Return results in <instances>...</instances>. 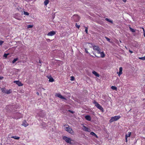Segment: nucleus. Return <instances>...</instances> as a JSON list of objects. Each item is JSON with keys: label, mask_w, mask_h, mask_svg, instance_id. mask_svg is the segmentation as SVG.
<instances>
[{"label": "nucleus", "mask_w": 145, "mask_h": 145, "mask_svg": "<svg viewBox=\"0 0 145 145\" xmlns=\"http://www.w3.org/2000/svg\"><path fill=\"white\" fill-rule=\"evenodd\" d=\"M55 33H56L55 31H52L48 33L47 35L48 36H52L54 35Z\"/></svg>", "instance_id": "9"}, {"label": "nucleus", "mask_w": 145, "mask_h": 145, "mask_svg": "<svg viewBox=\"0 0 145 145\" xmlns=\"http://www.w3.org/2000/svg\"><path fill=\"white\" fill-rule=\"evenodd\" d=\"M120 116H116L114 117H111L109 121L110 122H112L114 121H117L120 119Z\"/></svg>", "instance_id": "2"}, {"label": "nucleus", "mask_w": 145, "mask_h": 145, "mask_svg": "<svg viewBox=\"0 0 145 145\" xmlns=\"http://www.w3.org/2000/svg\"><path fill=\"white\" fill-rule=\"evenodd\" d=\"M55 96L56 97H57L61 99L66 100V98L64 97H63V96H62L61 94H60L59 93H56L55 95Z\"/></svg>", "instance_id": "7"}, {"label": "nucleus", "mask_w": 145, "mask_h": 145, "mask_svg": "<svg viewBox=\"0 0 145 145\" xmlns=\"http://www.w3.org/2000/svg\"><path fill=\"white\" fill-rule=\"evenodd\" d=\"M71 80L72 81H73L74 80V78L73 76H71Z\"/></svg>", "instance_id": "34"}, {"label": "nucleus", "mask_w": 145, "mask_h": 145, "mask_svg": "<svg viewBox=\"0 0 145 145\" xmlns=\"http://www.w3.org/2000/svg\"><path fill=\"white\" fill-rule=\"evenodd\" d=\"M139 59L143 60H145V56L143 57H139Z\"/></svg>", "instance_id": "27"}, {"label": "nucleus", "mask_w": 145, "mask_h": 145, "mask_svg": "<svg viewBox=\"0 0 145 145\" xmlns=\"http://www.w3.org/2000/svg\"><path fill=\"white\" fill-rule=\"evenodd\" d=\"M18 60V58H15L12 61V63H14L16 61Z\"/></svg>", "instance_id": "24"}, {"label": "nucleus", "mask_w": 145, "mask_h": 145, "mask_svg": "<svg viewBox=\"0 0 145 145\" xmlns=\"http://www.w3.org/2000/svg\"><path fill=\"white\" fill-rule=\"evenodd\" d=\"M72 18L74 19V21L75 22H77L80 19V17L76 14L74 15L73 16Z\"/></svg>", "instance_id": "5"}, {"label": "nucleus", "mask_w": 145, "mask_h": 145, "mask_svg": "<svg viewBox=\"0 0 145 145\" xmlns=\"http://www.w3.org/2000/svg\"><path fill=\"white\" fill-rule=\"evenodd\" d=\"M3 78V77L0 76V80H2Z\"/></svg>", "instance_id": "39"}, {"label": "nucleus", "mask_w": 145, "mask_h": 145, "mask_svg": "<svg viewBox=\"0 0 145 145\" xmlns=\"http://www.w3.org/2000/svg\"><path fill=\"white\" fill-rule=\"evenodd\" d=\"M142 28V30H143V33H144V32H145V31L144 30V28L143 27Z\"/></svg>", "instance_id": "43"}, {"label": "nucleus", "mask_w": 145, "mask_h": 145, "mask_svg": "<svg viewBox=\"0 0 145 145\" xmlns=\"http://www.w3.org/2000/svg\"><path fill=\"white\" fill-rule=\"evenodd\" d=\"M105 37V38L109 42H111L110 41V39L108 38V37Z\"/></svg>", "instance_id": "28"}, {"label": "nucleus", "mask_w": 145, "mask_h": 145, "mask_svg": "<svg viewBox=\"0 0 145 145\" xmlns=\"http://www.w3.org/2000/svg\"><path fill=\"white\" fill-rule=\"evenodd\" d=\"M48 78L49 79V81L50 82H52L54 81V79L51 76H47Z\"/></svg>", "instance_id": "11"}, {"label": "nucleus", "mask_w": 145, "mask_h": 145, "mask_svg": "<svg viewBox=\"0 0 145 145\" xmlns=\"http://www.w3.org/2000/svg\"><path fill=\"white\" fill-rule=\"evenodd\" d=\"M129 29L131 31H132V32H135V31L134 29L132 28L131 27H129Z\"/></svg>", "instance_id": "26"}, {"label": "nucleus", "mask_w": 145, "mask_h": 145, "mask_svg": "<svg viewBox=\"0 0 145 145\" xmlns=\"http://www.w3.org/2000/svg\"><path fill=\"white\" fill-rule=\"evenodd\" d=\"M127 136H126V137H125V142H127Z\"/></svg>", "instance_id": "38"}, {"label": "nucleus", "mask_w": 145, "mask_h": 145, "mask_svg": "<svg viewBox=\"0 0 145 145\" xmlns=\"http://www.w3.org/2000/svg\"><path fill=\"white\" fill-rule=\"evenodd\" d=\"M14 82L20 86H23V85L21 82L19 81H15Z\"/></svg>", "instance_id": "8"}, {"label": "nucleus", "mask_w": 145, "mask_h": 145, "mask_svg": "<svg viewBox=\"0 0 145 145\" xmlns=\"http://www.w3.org/2000/svg\"><path fill=\"white\" fill-rule=\"evenodd\" d=\"M14 17L15 18H16V19H17V20H20V18H16V17L15 16H14Z\"/></svg>", "instance_id": "37"}, {"label": "nucleus", "mask_w": 145, "mask_h": 145, "mask_svg": "<svg viewBox=\"0 0 145 145\" xmlns=\"http://www.w3.org/2000/svg\"><path fill=\"white\" fill-rule=\"evenodd\" d=\"M93 50L96 51L98 54L100 53V49L99 47L97 46H93Z\"/></svg>", "instance_id": "6"}, {"label": "nucleus", "mask_w": 145, "mask_h": 145, "mask_svg": "<svg viewBox=\"0 0 145 145\" xmlns=\"http://www.w3.org/2000/svg\"><path fill=\"white\" fill-rule=\"evenodd\" d=\"M117 73L118 74V75L119 76L122 74V68L120 67L119 68V72H117Z\"/></svg>", "instance_id": "10"}, {"label": "nucleus", "mask_w": 145, "mask_h": 145, "mask_svg": "<svg viewBox=\"0 0 145 145\" xmlns=\"http://www.w3.org/2000/svg\"><path fill=\"white\" fill-rule=\"evenodd\" d=\"M39 63H41V62L40 61V60H39Z\"/></svg>", "instance_id": "47"}, {"label": "nucleus", "mask_w": 145, "mask_h": 145, "mask_svg": "<svg viewBox=\"0 0 145 145\" xmlns=\"http://www.w3.org/2000/svg\"><path fill=\"white\" fill-rule=\"evenodd\" d=\"M125 48H126V49H127V48L126 46H125Z\"/></svg>", "instance_id": "50"}, {"label": "nucleus", "mask_w": 145, "mask_h": 145, "mask_svg": "<svg viewBox=\"0 0 145 145\" xmlns=\"http://www.w3.org/2000/svg\"><path fill=\"white\" fill-rule=\"evenodd\" d=\"M4 41H3L0 40V45H1L3 43Z\"/></svg>", "instance_id": "35"}, {"label": "nucleus", "mask_w": 145, "mask_h": 145, "mask_svg": "<svg viewBox=\"0 0 145 145\" xmlns=\"http://www.w3.org/2000/svg\"><path fill=\"white\" fill-rule=\"evenodd\" d=\"M99 54H101V57L103 58L105 57V54L103 52H100V53Z\"/></svg>", "instance_id": "17"}, {"label": "nucleus", "mask_w": 145, "mask_h": 145, "mask_svg": "<svg viewBox=\"0 0 145 145\" xmlns=\"http://www.w3.org/2000/svg\"><path fill=\"white\" fill-rule=\"evenodd\" d=\"M92 73L93 74L97 77H99V74L97 73L95 71H92Z\"/></svg>", "instance_id": "16"}, {"label": "nucleus", "mask_w": 145, "mask_h": 145, "mask_svg": "<svg viewBox=\"0 0 145 145\" xmlns=\"http://www.w3.org/2000/svg\"><path fill=\"white\" fill-rule=\"evenodd\" d=\"M49 2V0H45V1L44 2V5L45 6H46L48 5V4Z\"/></svg>", "instance_id": "19"}, {"label": "nucleus", "mask_w": 145, "mask_h": 145, "mask_svg": "<svg viewBox=\"0 0 145 145\" xmlns=\"http://www.w3.org/2000/svg\"><path fill=\"white\" fill-rule=\"evenodd\" d=\"M8 54H4L3 55V57H5L7 58V57Z\"/></svg>", "instance_id": "33"}, {"label": "nucleus", "mask_w": 145, "mask_h": 145, "mask_svg": "<svg viewBox=\"0 0 145 145\" xmlns=\"http://www.w3.org/2000/svg\"><path fill=\"white\" fill-rule=\"evenodd\" d=\"M11 106V105H8V106H9V107H10Z\"/></svg>", "instance_id": "48"}, {"label": "nucleus", "mask_w": 145, "mask_h": 145, "mask_svg": "<svg viewBox=\"0 0 145 145\" xmlns=\"http://www.w3.org/2000/svg\"><path fill=\"white\" fill-rule=\"evenodd\" d=\"M24 14L25 15L27 16L29 14L28 12L25 11H24Z\"/></svg>", "instance_id": "30"}, {"label": "nucleus", "mask_w": 145, "mask_h": 145, "mask_svg": "<svg viewBox=\"0 0 145 145\" xmlns=\"http://www.w3.org/2000/svg\"><path fill=\"white\" fill-rule=\"evenodd\" d=\"M111 0H108V1L109 2Z\"/></svg>", "instance_id": "49"}, {"label": "nucleus", "mask_w": 145, "mask_h": 145, "mask_svg": "<svg viewBox=\"0 0 145 145\" xmlns=\"http://www.w3.org/2000/svg\"><path fill=\"white\" fill-rule=\"evenodd\" d=\"M144 36L145 37V32H144Z\"/></svg>", "instance_id": "46"}, {"label": "nucleus", "mask_w": 145, "mask_h": 145, "mask_svg": "<svg viewBox=\"0 0 145 145\" xmlns=\"http://www.w3.org/2000/svg\"><path fill=\"white\" fill-rule=\"evenodd\" d=\"M129 52L130 53H133V52L132 51H131L130 50H129Z\"/></svg>", "instance_id": "40"}, {"label": "nucleus", "mask_w": 145, "mask_h": 145, "mask_svg": "<svg viewBox=\"0 0 145 145\" xmlns=\"http://www.w3.org/2000/svg\"><path fill=\"white\" fill-rule=\"evenodd\" d=\"M105 20H106L107 21H108L111 23H113V21H112L110 20L109 19H108V18H106Z\"/></svg>", "instance_id": "23"}, {"label": "nucleus", "mask_w": 145, "mask_h": 145, "mask_svg": "<svg viewBox=\"0 0 145 145\" xmlns=\"http://www.w3.org/2000/svg\"><path fill=\"white\" fill-rule=\"evenodd\" d=\"M11 138H14L15 139L19 140L20 138V137H18L16 136H13L11 137Z\"/></svg>", "instance_id": "20"}, {"label": "nucleus", "mask_w": 145, "mask_h": 145, "mask_svg": "<svg viewBox=\"0 0 145 145\" xmlns=\"http://www.w3.org/2000/svg\"><path fill=\"white\" fill-rule=\"evenodd\" d=\"M120 42H121V40H120Z\"/></svg>", "instance_id": "51"}, {"label": "nucleus", "mask_w": 145, "mask_h": 145, "mask_svg": "<svg viewBox=\"0 0 145 145\" xmlns=\"http://www.w3.org/2000/svg\"><path fill=\"white\" fill-rule=\"evenodd\" d=\"M65 131L73 135L74 134V132L72 129L68 125H66V126L65 128Z\"/></svg>", "instance_id": "1"}, {"label": "nucleus", "mask_w": 145, "mask_h": 145, "mask_svg": "<svg viewBox=\"0 0 145 145\" xmlns=\"http://www.w3.org/2000/svg\"><path fill=\"white\" fill-rule=\"evenodd\" d=\"M28 123L27 122L26 120H24L22 124V125L25 127H26L28 125Z\"/></svg>", "instance_id": "12"}, {"label": "nucleus", "mask_w": 145, "mask_h": 145, "mask_svg": "<svg viewBox=\"0 0 145 145\" xmlns=\"http://www.w3.org/2000/svg\"><path fill=\"white\" fill-rule=\"evenodd\" d=\"M63 139L67 143L70 144H71V140L70 138L67 137L65 136H64L63 137Z\"/></svg>", "instance_id": "4"}, {"label": "nucleus", "mask_w": 145, "mask_h": 145, "mask_svg": "<svg viewBox=\"0 0 145 145\" xmlns=\"http://www.w3.org/2000/svg\"><path fill=\"white\" fill-rule=\"evenodd\" d=\"M85 119L87 120L90 121L91 120V118L90 116L86 115L85 116Z\"/></svg>", "instance_id": "15"}, {"label": "nucleus", "mask_w": 145, "mask_h": 145, "mask_svg": "<svg viewBox=\"0 0 145 145\" xmlns=\"http://www.w3.org/2000/svg\"><path fill=\"white\" fill-rule=\"evenodd\" d=\"M85 52L87 53H89L88 52V51L86 50V49H85Z\"/></svg>", "instance_id": "41"}, {"label": "nucleus", "mask_w": 145, "mask_h": 145, "mask_svg": "<svg viewBox=\"0 0 145 145\" xmlns=\"http://www.w3.org/2000/svg\"><path fill=\"white\" fill-rule=\"evenodd\" d=\"M33 27V25H29L27 26V28H32Z\"/></svg>", "instance_id": "29"}, {"label": "nucleus", "mask_w": 145, "mask_h": 145, "mask_svg": "<svg viewBox=\"0 0 145 145\" xmlns=\"http://www.w3.org/2000/svg\"><path fill=\"white\" fill-rule=\"evenodd\" d=\"M84 27L85 28V32L87 34L88 33V27H86L84 26Z\"/></svg>", "instance_id": "25"}, {"label": "nucleus", "mask_w": 145, "mask_h": 145, "mask_svg": "<svg viewBox=\"0 0 145 145\" xmlns=\"http://www.w3.org/2000/svg\"><path fill=\"white\" fill-rule=\"evenodd\" d=\"M1 90L3 93L7 94H9L12 92V91L10 89L8 90H6L5 88H1Z\"/></svg>", "instance_id": "3"}, {"label": "nucleus", "mask_w": 145, "mask_h": 145, "mask_svg": "<svg viewBox=\"0 0 145 145\" xmlns=\"http://www.w3.org/2000/svg\"><path fill=\"white\" fill-rule=\"evenodd\" d=\"M96 106L99 109L101 110H103V108L99 103L96 105Z\"/></svg>", "instance_id": "13"}, {"label": "nucleus", "mask_w": 145, "mask_h": 145, "mask_svg": "<svg viewBox=\"0 0 145 145\" xmlns=\"http://www.w3.org/2000/svg\"><path fill=\"white\" fill-rule=\"evenodd\" d=\"M82 129L85 131H89V129L87 127H86L84 125H83Z\"/></svg>", "instance_id": "14"}, {"label": "nucleus", "mask_w": 145, "mask_h": 145, "mask_svg": "<svg viewBox=\"0 0 145 145\" xmlns=\"http://www.w3.org/2000/svg\"><path fill=\"white\" fill-rule=\"evenodd\" d=\"M124 2H125L126 1V0H122Z\"/></svg>", "instance_id": "45"}, {"label": "nucleus", "mask_w": 145, "mask_h": 145, "mask_svg": "<svg viewBox=\"0 0 145 145\" xmlns=\"http://www.w3.org/2000/svg\"><path fill=\"white\" fill-rule=\"evenodd\" d=\"M111 88L113 90H115L116 91L117 90V88L115 86H111Z\"/></svg>", "instance_id": "22"}, {"label": "nucleus", "mask_w": 145, "mask_h": 145, "mask_svg": "<svg viewBox=\"0 0 145 145\" xmlns=\"http://www.w3.org/2000/svg\"><path fill=\"white\" fill-rule=\"evenodd\" d=\"M75 26L76 27H77L78 29H79L80 27V25H78L77 24V23H76Z\"/></svg>", "instance_id": "32"}, {"label": "nucleus", "mask_w": 145, "mask_h": 145, "mask_svg": "<svg viewBox=\"0 0 145 145\" xmlns=\"http://www.w3.org/2000/svg\"><path fill=\"white\" fill-rule=\"evenodd\" d=\"M142 28V30H143V33H144V32H145V31L144 30V28L143 27Z\"/></svg>", "instance_id": "42"}, {"label": "nucleus", "mask_w": 145, "mask_h": 145, "mask_svg": "<svg viewBox=\"0 0 145 145\" xmlns=\"http://www.w3.org/2000/svg\"><path fill=\"white\" fill-rule=\"evenodd\" d=\"M93 103L95 104V106H96V105H97V104H98V103H97L95 100H94L93 101Z\"/></svg>", "instance_id": "31"}, {"label": "nucleus", "mask_w": 145, "mask_h": 145, "mask_svg": "<svg viewBox=\"0 0 145 145\" xmlns=\"http://www.w3.org/2000/svg\"><path fill=\"white\" fill-rule=\"evenodd\" d=\"M68 111L70 112V113H72V114H73L74 113V112L73 111H71V110H68Z\"/></svg>", "instance_id": "36"}, {"label": "nucleus", "mask_w": 145, "mask_h": 145, "mask_svg": "<svg viewBox=\"0 0 145 145\" xmlns=\"http://www.w3.org/2000/svg\"><path fill=\"white\" fill-rule=\"evenodd\" d=\"M36 93L38 95H39V92H37Z\"/></svg>", "instance_id": "44"}, {"label": "nucleus", "mask_w": 145, "mask_h": 145, "mask_svg": "<svg viewBox=\"0 0 145 145\" xmlns=\"http://www.w3.org/2000/svg\"><path fill=\"white\" fill-rule=\"evenodd\" d=\"M131 132H128L127 134H126L125 135V137L126 136L127 137V138L130 137L131 135Z\"/></svg>", "instance_id": "21"}, {"label": "nucleus", "mask_w": 145, "mask_h": 145, "mask_svg": "<svg viewBox=\"0 0 145 145\" xmlns=\"http://www.w3.org/2000/svg\"><path fill=\"white\" fill-rule=\"evenodd\" d=\"M90 134L93 136H94L97 138H98L97 135L94 132H91L90 133Z\"/></svg>", "instance_id": "18"}]
</instances>
